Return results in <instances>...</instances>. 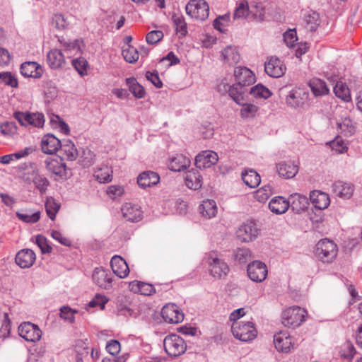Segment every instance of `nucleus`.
<instances>
[{"instance_id": "nucleus-63", "label": "nucleus", "mask_w": 362, "mask_h": 362, "mask_svg": "<svg viewBox=\"0 0 362 362\" xmlns=\"http://www.w3.org/2000/svg\"><path fill=\"white\" fill-rule=\"evenodd\" d=\"M229 16L227 14L219 16L217 17L213 23L214 28L221 33H224L225 30L223 29V27H225L227 24V23L229 21Z\"/></svg>"}, {"instance_id": "nucleus-42", "label": "nucleus", "mask_w": 362, "mask_h": 362, "mask_svg": "<svg viewBox=\"0 0 362 362\" xmlns=\"http://www.w3.org/2000/svg\"><path fill=\"white\" fill-rule=\"evenodd\" d=\"M113 171L107 165H103L94 173V177L100 183H107L112 180Z\"/></svg>"}, {"instance_id": "nucleus-8", "label": "nucleus", "mask_w": 362, "mask_h": 362, "mask_svg": "<svg viewBox=\"0 0 362 362\" xmlns=\"http://www.w3.org/2000/svg\"><path fill=\"white\" fill-rule=\"evenodd\" d=\"M13 117L21 126L32 125L35 127H42L45 123V117L40 112H28L16 111Z\"/></svg>"}, {"instance_id": "nucleus-24", "label": "nucleus", "mask_w": 362, "mask_h": 362, "mask_svg": "<svg viewBox=\"0 0 362 362\" xmlns=\"http://www.w3.org/2000/svg\"><path fill=\"white\" fill-rule=\"evenodd\" d=\"M110 266L115 274L119 278H125L129 273V269L124 259L118 255H115L110 261Z\"/></svg>"}, {"instance_id": "nucleus-2", "label": "nucleus", "mask_w": 362, "mask_h": 362, "mask_svg": "<svg viewBox=\"0 0 362 362\" xmlns=\"http://www.w3.org/2000/svg\"><path fill=\"white\" fill-rule=\"evenodd\" d=\"M315 256L323 263H332L337 257V245L328 238L321 239L315 245Z\"/></svg>"}, {"instance_id": "nucleus-31", "label": "nucleus", "mask_w": 362, "mask_h": 362, "mask_svg": "<svg viewBox=\"0 0 362 362\" xmlns=\"http://www.w3.org/2000/svg\"><path fill=\"white\" fill-rule=\"evenodd\" d=\"M16 216L25 223H35L40 218V211L30 209H21L16 212Z\"/></svg>"}, {"instance_id": "nucleus-45", "label": "nucleus", "mask_w": 362, "mask_h": 362, "mask_svg": "<svg viewBox=\"0 0 362 362\" xmlns=\"http://www.w3.org/2000/svg\"><path fill=\"white\" fill-rule=\"evenodd\" d=\"M334 93L335 95L341 98L344 102L351 100V93L347 85L342 81H337L334 86Z\"/></svg>"}, {"instance_id": "nucleus-6", "label": "nucleus", "mask_w": 362, "mask_h": 362, "mask_svg": "<svg viewBox=\"0 0 362 362\" xmlns=\"http://www.w3.org/2000/svg\"><path fill=\"white\" fill-rule=\"evenodd\" d=\"M187 14L197 21H205L209 14V6L205 0H190L185 6Z\"/></svg>"}, {"instance_id": "nucleus-34", "label": "nucleus", "mask_w": 362, "mask_h": 362, "mask_svg": "<svg viewBox=\"0 0 362 362\" xmlns=\"http://www.w3.org/2000/svg\"><path fill=\"white\" fill-rule=\"evenodd\" d=\"M59 149L63 156L69 160H75L78 157V151L74 144L69 139L63 140Z\"/></svg>"}, {"instance_id": "nucleus-57", "label": "nucleus", "mask_w": 362, "mask_h": 362, "mask_svg": "<svg viewBox=\"0 0 362 362\" xmlns=\"http://www.w3.org/2000/svg\"><path fill=\"white\" fill-rule=\"evenodd\" d=\"M35 243L40 247L42 254H49L52 252V247L48 244L47 238L42 235H37L35 237Z\"/></svg>"}, {"instance_id": "nucleus-3", "label": "nucleus", "mask_w": 362, "mask_h": 362, "mask_svg": "<svg viewBox=\"0 0 362 362\" xmlns=\"http://www.w3.org/2000/svg\"><path fill=\"white\" fill-rule=\"evenodd\" d=\"M306 314V310L299 306L289 307L281 313L282 324L287 327H297L305 321Z\"/></svg>"}, {"instance_id": "nucleus-52", "label": "nucleus", "mask_w": 362, "mask_h": 362, "mask_svg": "<svg viewBox=\"0 0 362 362\" xmlns=\"http://www.w3.org/2000/svg\"><path fill=\"white\" fill-rule=\"evenodd\" d=\"M122 56L127 62L132 64L137 62L139 54L136 48L128 46L127 48L122 49Z\"/></svg>"}, {"instance_id": "nucleus-33", "label": "nucleus", "mask_w": 362, "mask_h": 362, "mask_svg": "<svg viewBox=\"0 0 362 362\" xmlns=\"http://www.w3.org/2000/svg\"><path fill=\"white\" fill-rule=\"evenodd\" d=\"M199 211L202 216L207 219L214 217L217 214V206L216 202L212 199L203 201L199 206Z\"/></svg>"}, {"instance_id": "nucleus-37", "label": "nucleus", "mask_w": 362, "mask_h": 362, "mask_svg": "<svg viewBox=\"0 0 362 362\" xmlns=\"http://www.w3.org/2000/svg\"><path fill=\"white\" fill-rule=\"evenodd\" d=\"M235 233L241 242H250L257 237L258 230L257 228H238Z\"/></svg>"}, {"instance_id": "nucleus-4", "label": "nucleus", "mask_w": 362, "mask_h": 362, "mask_svg": "<svg viewBox=\"0 0 362 362\" xmlns=\"http://www.w3.org/2000/svg\"><path fill=\"white\" fill-rule=\"evenodd\" d=\"M233 336L243 341H249L257 336V330L252 322H233L231 327Z\"/></svg>"}, {"instance_id": "nucleus-28", "label": "nucleus", "mask_w": 362, "mask_h": 362, "mask_svg": "<svg viewBox=\"0 0 362 362\" xmlns=\"http://www.w3.org/2000/svg\"><path fill=\"white\" fill-rule=\"evenodd\" d=\"M332 192L341 198H349L354 192V185L351 183L344 182L341 180L334 182L332 185Z\"/></svg>"}, {"instance_id": "nucleus-55", "label": "nucleus", "mask_w": 362, "mask_h": 362, "mask_svg": "<svg viewBox=\"0 0 362 362\" xmlns=\"http://www.w3.org/2000/svg\"><path fill=\"white\" fill-rule=\"evenodd\" d=\"M106 194L112 200L120 198L124 194V188L122 185H110L107 187Z\"/></svg>"}, {"instance_id": "nucleus-29", "label": "nucleus", "mask_w": 362, "mask_h": 362, "mask_svg": "<svg viewBox=\"0 0 362 362\" xmlns=\"http://www.w3.org/2000/svg\"><path fill=\"white\" fill-rule=\"evenodd\" d=\"M290 207V202L279 196L273 198L269 204V209L274 214H282Z\"/></svg>"}, {"instance_id": "nucleus-43", "label": "nucleus", "mask_w": 362, "mask_h": 362, "mask_svg": "<svg viewBox=\"0 0 362 362\" xmlns=\"http://www.w3.org/2000/svg\"><path fill=\"white\" fill-rule=\"evenodd\" d=\"M126 83L129 87V91L136 98H143L146 92L144 88L140 85L134 77L126 78Z\"/></svg>"}, {"instance_id": "nucleus-36", "label": "nucleus", "mask_w": 362, "mask_h": 362, "mask_svg": "<svg viewBox=\"0 0 362 362\" xmlns=\"http://www.w3.org/2000/svg\"><path fill=\"white\" fill-rule=\"evenodd\" d=\"M290 207L292 210L299 213L307 208L308 204V199L303 195L294 194L289 197Z\"/></svg>"}, {"instance_id": "nucleus-13", "label": "nucleus", "mask_w": 362, "mask_h": 362, "mask_svg": "<svg viewBox=\"0 0 362 362\" xmlns=\"http://www.w3.org/2000/svg\"><path fill=\"white\" fill-rule=\"evenodd\" d=\"M286 70L284 62L278 57H270L264 64V71L267 75L273 78L282 76Z\"/></svg>"}, {"instance_id": "nucleus-53", "label": "nucleus", "mask_w": 362, "mask_h": 362, "mask_svg": "<svg viewBox=\"0 0 362 362\" xmlns=\"http://www.w3.org/2000/svg\"><path fill=\"white\" fill-rule=\"evenodd\" d=\"M72 65L77 72L81 76H86L87 73L88 62L83 57H79L72 60Z\"/></svg>"}, {"instance_id": "nucleus-46", "label": "nucleus", "mask_w": 362, "mask_h": 362, "mask_svg": "<svg viewBox=\"0 0 362 362\" xmlns=\"http://www.w3.org/2000/svg\"><path fill=\"white\" fill-rule=\"evenodd\" d=\"M233 259L239 264H245L252 258V252L250 249L243 247L233 250Z\"/></svg>"}, {"instance_id": "nucleus-26", "label": "nucleus", "mask_w": 362, "mask_h": 362, "mask_svg": "<svg viewBox=\"0 0 362 362\" xmlns=\"http://www.w3.org/2000/svg\"><path fill=\"white\" fill-rule=\"evenodd\" d=\"M21 73L25 77L39 78L42 74V68L35 62H27L21 66Z\"/></svg>"}, {"instance_id": "nucleus-25", "label": "nucleus", "mask_w": 362, "mask_h": 362, "mask_svg": "<svg viewBox=\"0 0 362 362\" xmlns=\"http://www.w3.org/2000/svg\"><path fill=\"white\" fill-rule=\"evenodd\" d=\"M274 344L278 351L288 353L292 346V340L287 332L281 331L274 336Z\"/></svg>"}, {"instance_id": "nucleus-10", "label": "nucleus", "mask_w": 362, "mask_h": 362, "mask_svg": "<svg viewBox=\"0 0 362 362\" xmlns=\"http://www.w3.org/2000/svg\"><path fill=\"white\" fill-rule=\"evenodd\" d=\"M247 274L251 281L256 283L262 282L268 274L267 267L261 261H252L247 264Z\"/></svg>"}, {"instance_id": "nucleus-40", "label": "nucleus", "mask_w": 362, "mask_h": 362, "mask_svg": "<svg viewBox=\"0 0 362 362\" xmlns=\"http://www.w3.org/2000/svg\"><path fill=\"white\" fill-rule=\"evenodd\" d=\"M222 59L228 65L233 66L240 62V54L235 47L228 46L221 52Z\"/></svg>"}, {"instance_id": "nucleus-17", "label": "nucleus", "mask_w": 362, "mask_h": 362, "mask_svg": "<svg viewBox=\"0 0 362 362\" xmlns=\"http://www.w3.org/2000/svg\"><path fill=\"white\" fill-rule=\"evenodd\" d=\"M161 315L165 322L171 324L179 323L184 319V314L175 304L165 305L161 310Z\"/></svg>"}, {"instance_id": "nucleus-35", "label": "nucleus", "mask_w": 362, "mask_h": 362, "mask_svg": "<svg viewBox=\"0 0 362 362\" xmlns=\"http://www.w3.org/2000/svg\"><path fill=\"white\" fill-rule=\"evenodd\" d=\"M187 187L192 189H198L202 185V178L197 170H192L187 173L185 177Z\"/></svg>"}, {"instance_id": "nucleus-60", "label": "nucleus", "mask_w": 362, "mask_h": 362, "mask_svg": "<svg viewBox=\"0 0 362 362\" xmlns=\"http://www.w3.org/2000/svg\"><path fill=\"white\" fill-rule=\"evenodd\" d=\"M163 33L161 30H152L146 37V40L149 45H156L163 38Z\"/></svg>"}, {"instance_id": "nucleus-14", "label": "nucleus", "mask_w": 362, "mask_h": 362, "mask_svg": "<svg viewBox=\"0 0 362 362\" xmlns=\"http://www.w3.org/2000/svg\"><path fill=\"white\" fill-rule=\"evenodd\" d=\"M123 217L128 221L136 223L143 218L141 207L132 202H125L121 207Z\"/></svg>"}, {"instance_id": "nucleus-62", "label": "nucleus", "mask_w": 362, "mask_h": 362, "mask_svg": "<svg viewBox=\"0 0 362 362\" xmlns=\"http://www.w3.org/2000/svg\"><path fill=\"white\" fill-rule=\"evenodd\" d=\"M94 154L90 149H84L81 156V163L84 168H88L93 163Z\"/></svg>"}, {"instance_id": "nucleus-19", "label": "nucleus", "mask_w": 362, "mask_h": 362, "mask_svg": "<svg viewBox=\"0 0 362 362\" xmlns=\"http://www.w3.org/2000/svg\"><path fill=\"white\" fill-rule=\"evenodd\" d=\"M36 259L35 253L31 249H22L17 252L15 262L22 269L31 267Z\"/></svg>"}, {"instance_id": "nucleus-58", "label": "nucleus", "mask_w": 362, "mask_h": 362, "mask_svg": "<svg viewBox=\"0 0 362 362\" xmlns=\"http://www.w3.org/2000/svg\"><path fill=\"white\" fill-rule=\"evenodd\" d=\"M58 41L65 51H78L80 49V41L78 40H66L62 37L59 38Z\"/></svg>"}, {"instance_id": "nucleus-20", "label": "nucleus", "mask_w": 362, "mask_h": 362, "mask_svg": "<svg viewBox=\"0 0 362 362\" xmlns=\"http://www.w3.org/2000/svg\"><path fill=\"white\" fill-rule=\"evenodd\" d=\"M62 141L52 134L45 135L41 141V148L46 154L56 153L61 146Z\"/></svg>"}, {"instance_id": "nucleus-39", "label": "nucleus", "mask_w": 362, "mask_h": 362, "mask_svg": "<svg viewBox=\"0 0 362 362\" xmlns=\"http://www.w3.org/2000/svg\"><path fill=\"white\" fill-rule=\"evenodd\" d=\"M309 86L315 96H322L329 93V89L326 83L320 78H313L309 82Z\"/></svg>"}, {"instance_id": "nucleus-51", "label": "nucleus", "mask_w": 362, "mask_h": 362, "mask_svg": "<svg viewBox=\"0 0 362 362\" xmlns=\"http://www.w3.org/2000/svg\"><path fill=\"white\" fill-rule=\"evenodd\" d=\"M60 206L56 202L54 199L49 197L45 202V210L47 216L52 220H54L57 213L58 212Z\"/></svg>"}, {"instance_id": "nucleus-11", "label": "nucleus", "mask_w": 362, "mask_h": 362, "mask_svg": "<svg viewBox=\"0 0 362 362\" xmlns=\"http://www.w3.org/2000/svg\"><path fill=\"white\" fill-rule=\"evenodd\" d=\"M207 262L210 268V274L216 279L225 278L230 271L228 265L217 257L210 255Z\"/></svg>"}, {"instance_id": "nucleus-44", "label": "nucleus", "mask_w": 362, "mask_h": 362, "mask_svg": "<svg viewBox=\"0 0 362 362\" xmlns=\"http://www.w3.org/2000/svg\"><path fill=\"white\" fill-rule=\"evenodd\" d=\"M172 21L175 27V31L180 35V37H183L187 35V25L185 22V19L183 16L174 14L172 16Z\"/></svg>"}, {"instance_id": "nucleus-41", "label": "nucleus", "mask_w": 362, "mask_h": 362, "mask_svg": "<svg viewBox=\"0 0 362 362\" xmlns=\"http://www.w3.org/2000/svg\"><path fill=\"white\" fill-rule=\"evenodd\" d=\"M250 14L258 21L264 20L265 7L261 2L252 0L249 4Z\"/></svg>"}, {"instance_id": "nucleus-15", "label": "nucleus", "mask_w": 362, "mask_h": 362, "mask_svg": "<svg viewBox=\"0 0 362 362\" xmlns=\"http://www.w3.org/2000/svg\"><path fill=\"white\" fill-rule=\"evenodd\" d=\"M46 169L53 173L54 175L59 177L62 179H66L68 177V168L66 164L63 162L62 158L60 159L47 158L45 161Z\"/></svg>"}, {"instance_id": "nucleus-54", "label": "nucleus", "mask_w": 362, "mask_h": 362, "mask_svg": "<svg viewBox=\"0 0 362 362\" xmlns=\"http://www.w3.org/2000/svg\"><path fill=\"white\" fill-rule=\"evenodd\" d=\"M272 194V187L269 185H264L256 191L255 194V197L258 202H264L269 199Z\"/></svg>"}, {"instance_id": "nucleus-5", "label": "nucleus", "mask_w": 362, "mask_h": 362, "mask_svg": "<svg viewBox=\"0 0 362 362\" xmlns=\"http://www.w3.org/2000/svg\"><path fill=\"white\" fill-rule=\"evenodd\" d=\"M163 346L167 354L172 357L181 356L187 349L185 340L177 334L166 336L163 341Z\"/></svg>"}, {"instance_id": "nucleus-38", "label": "nucleus", "mask_w": 362, "mask_h": 362, "mask_svg": "<svg viewBox=\"0 0 362 362\" xmlns=\"http://www.w3.org/2000/svg\"><path fill=\"white\" fill-rule=\"evenodd\" d=\"M242 179L244 183L251 188L257 187L261 182L259 175L252 169L243 171L242 173Z\"/></svg>"}, {"instance_id": "nucleus-1", "label": "nucleus", "mask_w": 362, "mask_h": 362, "mask_svg": "<svg viewBox=\"0 0 362 362\" xmlns=\"http://www.w3.org/2000/svg\"><path fill=\"white\" fill-rule=\"evenodd\" d=\"M234 77L235 80L234 84L229 86L222 82L218 86V90L221 93H228L234 102L242 104L247 100L248 87L255 83V76L248 68L237 66L234 69Z\"/></svg>"}, {"instance_id": "nucleus-59", "label": "nucleus", "mask_w": 362, "mask_h": 362, "mask_svg": "<svg viewBox=\"0 0 362 362\" xmlns=\"http://www.w3.org/2000/svg\"><path fill=\"white\" fill-rule=\"evenodd\" d=\"M0 80L6 85L12 88L18 87V83L17 78L11 72H0Z\"/></svg>"}, {"instance_id": "nucleus-47", "label": "nucleus", "mask_w": 362, "mask_h": 362, "mask_svg": "<svg viewBox=\"0 0 362 362\" xmlns=\"http://www.w3.org/2000/svg\"><path fill=\"white\" fill-rule=\"evenodd\" d=\"M248 93L257 99H267L272 95L270 90L261 83L252 87Z\"/></svg>"}, {"instance_id": "nucleus-9", "label": "nucleus", "mask_w": 362, "mask_h": 362, "mask_svg": "<svg viewBox=\"0 0 362 362\" xmlns=\"http://www.w3.org/2000/svg\"><path fill=\"white\" fill-rule=\"evenodd\" d=\"M29 170L30 173L21 175V177L27 183H33L35 188L39 190L41 194L45 193L49 185V182L47 178L45 175H41L37 168L36 170L32 168Z\"/></svg>"}, {"instance_id": "nucleus-50", "label": "nucleus", "mask_w": 362, "mask_h": 362, "mask_svg": "<svg viewBox=\"0 0 362 362\" xmlns=\"http://www.w3.org/2000/svg\"><path fill=\"white\" fill-rule=\"evenodd\" d=\"M248 15H250L249 3L246 1H241L235 10L233 18L235 19H243Z\"/></svg>"}, {"instance_id": "nucleus-7", "label": "nucleus", "mask_w": 362, "mask_h": 362, "mask_svg": "<svg viewBox=\"0 0 362 362\" xmlns=\"http://www.w3.org/2000/svg\"><path fill=\"white\" fill-rule=\"evenodd\" d=\"M309 95L308 91L305 88L294 87L286 96V104L294 109L303 107L308 100Z\"/></svg>"}, {"instance_id": "nucleus-30", "label": "nucleus", "mask_w": 362, "mask_h": 362, "mask_svg": "<svg viewBox=\"0 0 362 362\" xmlns=\"http://www.w3.org/2000/svg\"><path fill=\"white\" fill-rule=\"evenodd\" d=\"M129 288L130 291L134 293H139L144 296H151L156 293L153 285L139 281L130 282Z\"/></svg>"}, {"instance_id": "nucleus-48", "label": "nucleus", "mask_w": 362, "mask_h": 362, "mask_svg": "<svg viewBox=\"0 0 362 362\" xmlns=\"http://www.w3.org/2000/svg\"><path fill=\"white\" fill-rule=\"evenodd\" d=\"M303 19L310 31L316 30L320 24V18L317 13L313 11H308L304 14Z\"/></svg>"}, {"instance_id": "nucleus-23", "label": "nucleus", "mask_w": 362, "mask_h": 362, "mask_svg": "<svg viewBox=\"0 0 362 362\" xmlns=\"http://www.w3.org/2000/svg\"><path fill=\"white\" fill-rule=\"evenodd\" d=\"M46 59L52 69H62L66 64L65 57L59 49H52L48 52Z\"/></svg>"}, {"instance_id": "nucleus-16", "label": "nucleus", "mask_w": 362, "mask_h": 362, "mask_svg": "<svg viewBox=\"0 0 362 362\" xmlns=\"http://www.w3.org/2000/svg\"><path fill=\"white\" fill-rule=\"evenodd\" d=\"M218 160V154L213 151H203L195 158V165L197 168H209L215 165Z\"/></svg>"}, {"instance_id": "nucleus-56", "label": "nucleus", "mask_w": 362, "mask_h": 362, "mask_svg": "<svg viewBox=\"0 0 362 362\" xmlns=\"http://www.w3.org/2000/svg\"><path fill=\"white\" fill-rule=\"evenodd\" d=\"M51 236L64 246L69 247L72 246V240L59 230H52L51 232Z\"/></svg>"}, {"instance_id": "nucleus-64", "label": "nucleus", "mask_w": 362, "mask_h": 362, "mask_svg": "<svg viewBox=\"0 0 362 362\" xmlns=\"http://www.w3.org/2000/svg\"><path fill=\"white\" fill-rule=\"evenodd\" d=\"M75 351L76 356H88L89 349L88 344L83 340H78L75 344Z\"/></svg>"}, {"instance_id": "nucleus-27", "label": "nucleus", "mask_w": 362, "mask_h": 362, "mask_svg": "<svg viewBox=\"0 0 362 362\" xmlns=\"http://www.w3.org/2000/svg\"><path fill=\"white\" fill-rule=\"evenodd\" d=\"M160 181L158 173L153 171H146L141 173L137 178L138 185L146 189L157 185Z\"/></svg>"}, {"instance_id": "nucleus-61", "label": "nucleus", "mask_w": 362, "mask_h": 362, "mask_svg": "<svg viewBox=\"0 0 362 362\" xmlns=\"http://www.w3.org/2000/svg\"><path fill=\"white\" fill-rule=\"evenodd\" d=\"M245 101L242 104H240L243 105L240 110L241 116L243 117H253L257 111V107L253 104L245 103Z\"/></svg>"}, {"instance_id": "nucleus-12", "label": "nucleus", "mask_w": 362, "mask_h": 362, "mask_svg": "<svg viewBox=\"0 0 362 362\" xmlns=\"http://www.w3.org/2000/svg\"><path fill=\"white\" fill-rule=\"evenodd\" d=\"M19 335L25 340L35 342L40 339L42 331L37 325L30 322H25L18 327Z\"/></svg>"}, {"instance_id": "nucleus-21", "label": "nucleus", "mask_w": 362, "mask_h": 362, "mask_svg": "<svg viewBox=\"0 0 362 362\" xmlns=\"http://www.w3.org/2000/svg\"><path fill=\"white\" fill-rule=\"evenodd\" d=\"M310 200L317 210H324L330 204L329 194L320 190L312 191L310 193Z\"/></svg>"}, {"instance_id": "nucleus-49", "label": "nucleus", "mask_w": 362, "mask_h": 362, "mask_svg": "<svg viewBox=\"0 0 362 362\" xmlns=\"http://www.w3.org/2000/svg\"><path fill=\"white\" fill-rule=\"evenodd\" d=\"M337 127L341 134H343L345 136H350L355 132V127L351 119L349 117H345L341 121L338 122Z\"/></svg>"}, {"instance_id": "nucleus-22", "label": "nucleus", "mask_w": 362, "mask_h": 362, "mask_svg": "<svg viewBox=\"0 0 362 362\" xmlns=\"http://www.w3.org/2000/svg\"><path fill=\"white\" fill-rule=\"evenodd\" d=\"M299 170L298 164L293 161H283L276 165V170L280 177L291 179L296 176Z\"/></svg>"}, {"instance_id": "nucleus-32", "label": "nucleus", "mask_w": 362, "mask_h": 362, "mask_svg": "<svg viewBox=\"0 0 362 362\" xmlns=\"http://www.w3.org/2000/svg\"><path fill=\"white\" fill-rule=\"evenodd\" d=\"M190 165V160L182 154H177L172 158L169 163V168L172 171L180 172L185 170Z\"/></svg>"}, {"instance_id": "nucleus-18", "label": "nucleus", "mask_w": 362, "mask_h": 362, "mask_svg": "<svg viewBox=\"0 0 362 362\" xmlns=\"http://www.w3.org/2000/svg\"><path fill=\"white\" fill-rule=\"evenodd\" d=\"M92 278L95 284L102 288L110 289L112 287V275L109 270L96 268L93 273Z\"/></svg>"}]
</instances>
